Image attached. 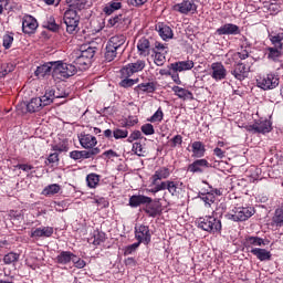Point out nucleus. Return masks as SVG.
Instances as JSON below:
<instances>
[{"label": "nucleus", "instance_id": "nucleus-56", "mask_svg": "<svg viewBox=\"0 0 283 283\" xmlns=\"http://www.w3.org/2000/svg\"><path fill=\"white\" fill-rule=\"evenodd\" d=\"M151 186L154 187L153 189H150V193H158V191H165V184L164 181H156V184H151Z\"/></svg>", "mask_w": 283, "mask_h": 283}, {"label": "nucleus", "instance_id": "nucleus-12", "mask_svg": "<svg viewBox=\"0 0 283 283\" xmlns=\"http://www.w3.org/2000/svg\"><path fill=\"white\" fill-rule=\"evenodd\" d=\"M39 28V22L32 15H25L22 21V31L24 34H34L36 29Z\"/></svg>", "mask_w": 283, "mask_h": 283}, {"label": "nucleus", "instance_id": "nucleus-37", "mask_svg": "<svg viewBox=\"0 0 283 283\" xmlns=\"http://www.w3.org/2000/svg\"><path fill=\"white\" fill-rule=\"evenodd\" d=\"M158 32L164 41H167V39L174 38V31L167 25H159Z\"/></svg>", "mask_w": 283, "mask_h": 283}, {"label": "nucleus", "instance_id": "nucleus-62", "mask_svg": "<svg viewBox=\"0 0 283 283\" xmlns=\"http://www.w3.org/2000/svg\"><path fill=\"white\" fill-rule=\"evenodd\" d=\"M105 156L106 158L111 159V158H118L119 155H117L116 151H114L113 149L106 150L103 153L102 157Z\"/></svg>", "mask_w": 283, "mask_h": 283}, {"label": "nucleus", "instance_id": "nucleus-45", "mask_svg": "<svg viewBox=\"0 0 283 283\" xmlns=\"http://www.w3.org/2000/svg\"><path fill=\"white\" fill-rule=\"evenodd\" d=\"M95 54H96V48H92V46H88L87 49H84L81 51V55H83L84 59H87L91 63Z\"/></svg>", "mask_w": 283, "mask_h": 283}, {"label": "nucleus", "instance_id": "nucleus-44", "mask_svg": "<svg viewBox=\"0 0 283 283\" xmlns=\"http://www.w3.org/2000/svg\"><path fill=\"white\" fill-rule=\"evenodd\" d=\"M78 21L80 20H64L66 32H69V34H74V32H76V28H78Z\"/></svg>", "mask_w": 283, "mask_h": 283}, {"label": "nucleus", "instance_id": "nucleus-53", "mask_svg": "<svg viewBox=\"0 0 283 283\" xmlns=\"http://www.w3.org/2000/svg\"><path fill=\"white\" fill-rule=\"evenodd\" d=\"M128 132L127 129H120V128H117L113 132V136L116 140L120 139V138H127L128 136Z\"/></svg>", "mask_w": 283, "mask_h": 283}, {"label": "nucleus", "instance_id": "nucleus-5", "mask_svg": "<svg viewBox=\"0 0 283 283\" xmlns=\"http://www.w3.org/2000/svg\"><path fill=\"white\" fill-rule=\"evenodd\" d=\"M172 10L180 14H196L198 12V6L192 0H184L181 3L175 4Z\"/></svg>", "mask_w": 283, "mask_h": 283}, {"label": "nucleus", "instance_id": "nucleus-9", "mask_svg": "<svg viewBox=\"0 0 283 283\" xmlns=\"http://www.w3.org/2000/svg\"><path fill=\"white\" fill-rule=\"evenodd\" d=\"M271 129V122L269 119H260L249 126V132H254V134H269Z\"/></svg>", "mask_w": 283, "mask_h": 283}, {"label": "nucleus", "instance_id": "nucleus-14", "mask_svg": "<svg viewBox=\"0 0 283 283\" xmlns=\"http://www.w3.org/2000/svg\"><path fill=\"white\" fill-rule=\"evenodd\" d=\"M125 35H114L108 40L106 45L117 50L120 55L123 52H125Z\"/></svg>", "mask_w": 283, "mask_h": 283}, {"label": "nucleus", "instance_id": "nucleus-34", "mask_svg": "<svg viewBox=\"0 0 283 283\" xmlns=\"http://www.w3.org/2000/svg\"><path fill=\"white\" fill-rule=\"evenodd\" d=\"M198 198L205 202L206 207H211L216 202V195L213 192H199Z\"/></svg>", "mask_w": 283, "mask_h": 283}, {"label": "nucleus", "instance_id": "nucleus-49", "mask_svg": "<svg viewBox=\"0 0 283 283\" xmlns=\"http://www.w3.org/2000/svg\"><path fill=\"white\" fill-rule=\"evenodd\" d=\"M86 182H87V186L91 188V189H94V187H96V185H98L99 182V178H98V175L96 174H91L86 177Z\"/></svg>", "mask_w": 283, "mask_h": 283}, {"label": "nucleus", "instance_id": "nucleus-26", "mask_svg": "<svg viewBox=\"0 0 283 283\" xmlns=\"http://www.w3.org/2000/svg\"><path fill=\"white\" fill-rule=\"evenodd\" d=\"M172 92H175L178 98H184V101H187V98L193 99V93H191L187 88H182L180 86H174Z\"/></svg>", "mask_w": 283, "mask_h": 283}, {"label": "nucleus", "instance_id": "nucleus-43", "mask_svg": "<svg viewBox=\"0 0 283 283\" xmlns=\"http://www.w3.org/2000/svg\"><path fill=\"white\" fill-rule=\"evenodd\" d=\"M44 28L50 30L51 32H59V24H56V20L54 17H49L48 20L44 22Z\"/></svg>", "mask_w": 283, "mask_h": 283}, {"label": "nucleus", "instance_id": "nucleus-11", "mask_svg": "<svg viewBox=\"0 0 283 283\" xmlns=\"http://www.w3.org/2000/svg\"><path fill=\"white\" fill-rule=\"evenodd\" d=\"M211 77L214 81H224V78H227V69L222 62H214L211 64Z\"/></svg>", "mask_w": 283, "mask_h": 283}, {"label": "nucleus", "instance_id": "nucleus-2", "mask_svg": "<svg viewBox=\"0 0 283 283\" xmlns=\"http://www.w3.org/2000/svg\"><path fill=\"white\" fill-rule=\"evenodd\" d=\"M76 65L67 64L63 61H56L53 64V78H70L76 74Z\"/></svg>", "mask_w": 283, "mask_h": 283}, {"label": "nucleus", "instance_id": "nucleus-54", "mask_svg": "<svg viewBox=\"0 0 283 283\" xmlns=\"http://www.w3.org/2000/svg\"><path fill=\"white\" fill-rule=\"evenodd\" d=\"M142 132H143V134H145V136H153V134H156V130L154 129V125H151V124L143 125Z\"/></svg>", "mask_w": 283, "mask_h": 283}, {"label": "nucleus", "instance_id": "nucleus-18", "mask_svg": "<svg viewBox=\"0 0 283 283\" xmlns=\"http://www.w3.org/2000/svg\"><path fill=\"white\" fill-rule=\"evenodd\" d=\"M137 50L139 56H149V54H151V43L149 40H147V38H142L137 42Z\"/></svg>", "mask_w": 283, "mask_h": 283}, {"label": "nucleus", "instance_id": "nucleus-58", "mask_svg": "<svg viewBox=\"0 0 283 283\" xmlns=\"http://www.w3.org/2000/svg\"><path fill=\"white\" fill-rule=\"evenodd\" d=\"M151 123H160L163 120V109L158 108L157 112L150 117Z\"/></svg>", "mask_w": 283, "mask_h": 283}, {"label": "nucleus", "instance_id": "nucleus-40", "mask_svg": "<svg viewBox=\"0 0 283 283\" xmlns=\"http://www.w3.org/2000/svg\"><path fill=\"white\" fill-rule=\"evenodd\" d=\"M269 39H270L272 45H274L273 48H279L280 50H282L283 33H279L275 35L269 34Z\"/></svg>", "mask_w": 283, "mask_h": 283}, {"label": "nucleus", "instance_id": "nucleus-29", "mask_svg": "<svg viewBox=\"0 0 283 283\" xmlns=\"http://www.w3.org/2000/svg\"><path fill=\"white\" fill-rule=\"evenodd\" d=\"M41 101L42 107L46 105H52L54 103V88H49L45 91V94L42 97H39Z\"/></svg>", "mask_w": 283, "mask_h": 283}, {"label": "nucleus", "instance_id": "nucleus-48", "mask_svg": "<svg viewBox=\"0 0 283 283\" xmlns=\"http://www.w3.org/2000/svg\"><path fill=\"white\" fill-rule=\"evenodd\" d=\"M19 258H20L19 253L10 252L4 255L3 262L4 264H14V262H19Z\"/></svg>", "mask_w": 283, "mask_h": 283}, {"label": "nucleus", "instance_id": "nucleus-21", "mask_svg": "<svg viewBox=\"0 0 283 283\" xmlns=\"http://www.w3.org/2000/svg\"><path fill=\"white\" fill-rule=\"evenodd\" d=\"M97 144H98V142L96 140V137H94L90 134L82 135L80 138V145L84 149H94V147H96Z\"/></svg>", "mask_w": 283, "mask_h": 283}, {"label": "nucleus", "instance_id": "nucleus-4", "mask_svg": "<svg viewBox=\"0 0 283 283\" xmlns=\"http://www.w3.org/2000/svg\"><path fill=\"white\" fill-rule=\"evenodd\" d=\"M145 60H137L135 63H129L120 70V74L124 78H129L136 72H143L145 70Z\"/></svg>", "mask_w": 283, "mask_h": 283}, {"label": "nucleus", "instance_id": "nucleus-60", "mask_svg": "<svg viewBox=\"0 0 283 283\" xmlns=\"http://www.w3.org/2000/svg\"><path fill=\"white\" fill-rule=\"evenodd\" d=\"M142 136H143V133H140V130H135L128 137V143H134V140H138V138H140Z\"/></svg>", "mask_w": 283, "mask_h": 283}, {"label": "nucleus", "instance_id": "nucleus-59", "mask_svg": "<svg viewBox=\"0 0 283 283\" xmlns=\"http://www.w3.org/2000/svg\"><path fill=\"white\" fill-rule=\"evenodd\" d=\"M73 263L76 269H85V262L76 255L73 256Z\"/></svg>", "mask_w": 283, "mask_h": 283}, {"label": "nucleus", "instance_id": "nucleus-42", "mask_svg": "<svg viewBox=\"0 0 283 283\" xmlns=\"http://www.w3.org/2000/svg\"><path fill=\"white\" fill-rule=\"evenodd\" d=\"M98 154H101V149L98 147L91 148L90 150H81L82 160L93 158V156H98Z\"/></svg>", "mask_w": 283, "mask_h": 283}, {"label": "nucleus", "instance_id": "nucleus-13", "mask_svg": "<svg viewBox=\"0 0 283 283\" xmlns=\"http://www.w3.org/2000/svg\"><path fill=\"white\" fill-rule=\"evenodd\" d=\"M250 69L247 67L245 63L239 62L234 65V69L231 71L232 76L237 81H244L249 76Z\"/></svg>", "mask_w": 283, "mask_h": 283}, {"label": "nucleus", "instance_id": "nucleus-57", "mask_svg": "<svg viewBox=\"0 0 283 283\" xmlns=\"http://www.w3.org/2000/svg\"><path fill=\"white\" fill-rule=\"evenodd\" d=\"M140 242H136V243H133L128 247H126L125 249V252H124V255H132V253H134V251H136V249H138L140 247Z\"/></svg>", "mask_w": 283, "mask_h": 283}, {"label": "nucleus", "instance_id": "nucleus-52", "mask_svg": "<svg viewBox=\"0 0 283 283\" xmlns=\"http://www.w3.org/2000/svg\"><path fill=\"white\" fill-rule=\"evenodd\" d=\"M14 42V36L10 35V34H4L3 35V48L4 50H10V48H12V43Z\"/></svg>", "mask_w": 283, "mask_h": 283}, {"label": "nucleus", "instance_id": "nucleus-41", "mask_svg": "<svg viewBox=\"0 0 283 283\" xmlns=\"http://www.w3.org/2000/svg\"><path fill=\"white\" fill-rule=\"evenodd\" d=\"M137 90H140L142 92H147L148 94H151L156 92V83L148 82V83H142L137 85Z\"/></svg>", "mask_w": 283, "mask_h": 283}, {"label": "nucleus", "instance_id": "nucleus-50", "mask_svg": "<svg viewBox=\"0 0 283 283\" xmlns=\"http://www.w3.org/2000/svg\"><path fill=\"white\" fill-rule=\"evenodd\" d=\"M77 9H69L64 12L63 20H80Z\"/></svg>", "mask_w": 283, "mask_h": 283}, {"label": "nucleus", "instance_id": "nucleus-64", "mask_svg": "<svg viewBox=\"0 0 283 283\" xmlns=\"http://www.w3.org/2000/svg\"><path fill=\"white\" fill-rule=\"evenodd\" d=\"M57 161H59V155L56 153L49 155L48 163L50 165H54V163H57Z\"/></svg>", "mask_w": 283, "mask_h": 283}, {"label": "nucleus", "instance_id": "nucleus-23", "mask_svg": "<svg viewBox=\"0 0 283 283\" xmlns=\"http://www.w3.org/2000/svg\"><path fill=\"white\" fill-rule=\"evenodd\" d=\"M250 253L255 255L260 262H266V260H271V252H269L266 249L252 248Z\"/></svg>", "mask_w": 283, "mask_h": 283}, {"label": "nucleus", "instance_id": "nucleus-33", "mask_svg": "<svg viewBox=\"0 0 283 283\" xmlns=\"http://www.w3.org/2000/svg\"><path fill=\"white\" fill-rule=\"evenodd\" d=\"M59 264H70L74 260V253L70 251H62L56 258Z\"/></svg>", "mask_w": 283, "mask_h": 283}, {"label": "nucleus", "instance_id": "nucleus-25", "mask_svg": "<svg viewBox=\"0 0 283 283\" xmlns=\"http://www.w3.org/2000/svg\"><path fill=\"white\" fill-rule=\"evenodd\" d=\"M42 107H43V104H41V99L39 97H33L27 104V112H30V114H34V112H40Z\"/></svg>", "mask_w": 283, "mask_h": 283}, {"label": "nucleus", "instance_id": "nucleus-30", "mask_svg": "<svg viewBox=\"0 0 283 283\" xmlns=\"http://www.w3.org/2000/svg\"><path fill=\"white\" fill-rule=\"evenodd\" d=\"M205 151H207V149L205 148V144H202V142L192 143V156L195 158H202V156H205Z\"/></svg>", "mask_w": 283, "mask_h": 283}, {"label": "nucleus", "instance_id": "nucleus-47", "mask_svg": "<svg viewBox=\"0 0 283 283\" xmlns=\"http://www.w3.org/2000/svg\"><path fill=\"white\" fill-rule=\"evenodd\" d=\"M133 151L134 154H136V156H139V157L147 156V150L145 149V147H143V144L140 143L133 144Z\"/></svg>", "mask_w": 283, "mask_h": 283}, {"label": "nucleus", "instance_id": "nucleus-31", "mask_svg": "<svg viewBox=\"0 0 283 283\" xmlns=\"http://www.w3.org/2000/svg\"><path fill=\"white\" fill-rule=\"evenodd\" d=\"M264 239L260 237H248L245 239L247 249H253V247H264Z\"/></svg>", "mask_w": 283, "mask_h": 283}, {"label": "nucleus", "instance_id": "nucleus-61", "mask_svg": "<svg viewBox=\"0 0 283 283\" xmlns=\"http://www.w3.org/2000/svg\"><path fill=\"white\" fill-rule=\"evenodd\" d=\"M171 147H178V145H182V136L181 135H176L172 139H171Z\"/></svg>", "mask_w": 283, "mask_h": 283}, {"label": "nucleus", "instance_id": "nucleus-46", "mask_svg": "<svg viewBox=\"0 0 283 283\" xmlns=\"http://www.w3.org/2000/svg\"><path fill=\"white\" fill-rule=\"evenodd\" d=\"M124 22H125V18L123 17V14L115 15L108 20L111 28H114V27L120 28V25H123Z\"/></svg>", "mask_w": 283, "mask_h": 283}, {"label": "nucleus", "instance_id": "nucleus-3", "mask_svg": "<svg viewBox=\"0 0 283 283\" xmlns=\"http://www.w3.org/2000/svg\"><path fill=\"white\" fill-rule=\"evenodd\" d=\"M253 213H255L253 208L240 207L232 209L226 217L228 220H233V222H244L249 220Z\"/></svg>", "mask_w": 283, "mask_h": 283}, {"label": "nucleus", "instance_id": "nucleus-39", "mask_svg": "<svg viewBox=\"0 0 283 283\" xmlns=\"http://www.w3.org/2000/svg\"><path fill=\"white\" fill-rule=\"evenodd\" d=\"M59 191H61V186L59 184H52L46 186L43 189V196H54L56 193H59Z\"/></svg>", "mask_w": 283, "mask_h": 283}, {"label": "nucleus", "instance_id": "nucleus-10", "mask_svg": "<svg viewBox=\"0 0 283 283\" xmlns=\"http://www.w3.org/2000/svg\"><path fill=\"white\" fill-rule=\"evenodd\" d=\"M145 213H147L148 218H157L163 213V205H160V199H155L150 203H146L144 208Z\"/></svg>", "mask_w": 283, "mask_h": 283}, {"label": "nucleus", "instance_id": "nucleus-15", "mask_svg": "<svg viewBox=\"0 0 283 283\" xmlns=\"http://www.w3.org/2000/svg\"><path fill=\"white\" fill-rule=\"evenodd\" d=\"M193 61L187 60L174 62L168 67L169 70H172V72H187L189 70H193Z\"/></svg>", "mask_w": 283, "mask_h": 283}, {"label": "nucleus", "instance_id": "nucleus-6", "mask_svg": "<svg viewBox=\"0 0 283 283\" xmlns=\"http://www.w3.org/2000/svg\"><path fill=\"white\" fill-rule=\"evenodd\" d=\"M256 83L261 90H275L280 85V78L274 74H268L262 80H258Z\"/></svg>", "mask_w": 283, "mask_h": 283}, {"label": "nucleus", "instance_id": "nucleus-19", "mask_svg": "<svg viewBox=\"0 0 283 283\" xmlns=\"http://www.w3.org/2000/svg\"><path fill=\"white\" fill-rule=\"evenodd\" d=\"M150 202H154V199L145 195H134L129 198V206L133 208L140 207V205H149Z\"/></svg>", "mask_w": 283, "mask_h": 283}, {"label": "nucleus", "instance_id": "nucleus-27", "mask_svg": "<svg viewBox=\"0 0 283 283\" xmlns=\"http://www.w3.org/2000/svg\"><path fill=\"white\" fill-rule=\"evenodd\" d=\"M66 6L71 8L70 10H85L87 6V0H65Z\"/></svg>", "mask_w": 283, "mask_h": 283}, {"label": "nucleus", "instance_id": "nucleus-51", "mask_svg": "<svg viewBox=\"0 0 283 283\" xmlns=\"http://www.w3.org/2000/svg\"><path fill=\"white\" fill-rule=\"evenodd\" d=\"M165 53L155 51V63L158 65V67H163V65H165Z\"/></svg>", "mask_w": 283, "mask_h": 283}, {"label": "nucleus", "instance_id": "nucleus-55", "mask_svg": "<svg viewBox=\"0 0 283 283\" xmlns=\"http://www.w3.org/2000/svg\"><path fill=\"white\" fill-rule=\"evenodd\" d=\"M138 83V80H133V78H124L120 81L119 85L120 87H134Z\"/></svg>", "mask_w": 283, "mask_h": 283}, {"label": "nucleus", "instance_id": "nucleus-63", "mask_svg": "<svg viewBox=\"0 0 283 283\" xmlns=\"http://www.w3.org/2000/svg\"><path fill=\"white\" fill-rule=\"evenodd\" d=\"M70 158L73 160H82L81 150H73L70 153Z\"/></svg>", "mask_w": 283, "mask_h": 283}, {"label": "nucleus", "instance_id": "nucleus-1", "mask_svg": "<svg viewBox=\"0 0 283 283\" xmlns=\"http://www.w3.org/2000/svg\"><path fill=\"white\" fill-rule=\"evenodd\" d=\"M197 224L199 229L208 233H220L222 231V222L213 216L198 218Z\"/></svg>", "mask_w": 283, "mask_h": 283}, {"label": "nucleus", "instance_id": "nucleus-16", "mask_svg": "<svg viewBox=\"0 0 283 283\" xmlns=\"http://www.w3.org/2000/svg\"><path fill=\"white\" fill-rule=\"evenodd\" d=\"M207 168H209V161L207 159H197L188 166V171L190 174H202Z\"/></svg>", "mask_w": 283, "mask_h": 283}, {"label": "nucleus", "instance_id": "nucleus-35", "mask_svg": "<svg viewBox=\"0 0 283 283\" xmlns=\"http://www.w3.org/2000/svg\"><path fill=\"white\" fill-rule=\"evenodd\" d=\"M118 54H120V51L114 49L113 46H108V44H106V52L104 55L105 61H107L108 63H112V61H114V59H116Z\"/></svg>", "mask_w": 283, "mask_h": 283}, {"label": "nucleus", "instance_id": "nucleus-24", "mask_svg": "<svg viewBox=\"0 0 283 283\" xmlns=\"http://www.w3.org/2000/svg\"><path fill=\"white\" fill-rule=\"evenodd\" d=\"M73 65H75L77 72H78V70H81V72H83V70H87V67H90V65H92V62L88 59H86L80 54L74 60Z\"/></svg>", "mask_w": 283, "mask_h": 283}, {"label": "nucleus", "instance_id": "nucleus-8", "mask_svg": "<svg viewBox=\"0 0 283 283\" xmlns=\"http://www.w3.org/2000/svg\"><path fill=\"white\" fill-rule=\"evenodd\" d=\"M135 238L142 244H149L151 242V232H149V227L139 226L135 228Z\"/></svg>", "mask_w": 283, "mask_h": 283}, {"label": "nucleus", "instance_id": "nucleus-32", "mask_svg": "<svg viewBox=\"0 0 283 283\" xmlns=\"http://www.w3.org/2000/svg\"><path fill=\"white\" fill-rule=\"evenodd\" d=\"M165 189L171 195V196H180V188H178V182L166 180L164 181Z\"/></svg>", "mask_w": 283, "mask_h": 283}, {"label": "nucleus", "instance_id": "nucleus-28", "mask_svg": "<svg viewBox=\"0 0 283 283\" xmlns=\"http://www.w3.org/2000/svg\"><path fill=\"white\" fill-rule=\"evenodd\" d=\"M88 242L91 244H94V247H98L99 244H103V242H105V233L98 230H95L92 237L88 239Z\"/></svg>", "mask_w": 283, "mask_h": 283}, {"label": "nucleus", "instance_id": "nucleus-22", "mask_svg": "<svg viewBox=\"0 0 283 283\" xmlns=\"http://www.w3.org/2000/svg\"><path fill=\"white\" fill-rule=\"evenodd\" d=\"M171 176V172L169 171V168L163 167L155 171V174L151 177V185H156V182H160V180H167Z\"/></svg>", "mask_w": 283, "mask_h": 283}, {"label": "nucleus", "instance_id": "nucleus-17", "mask_svg": "<svg viewBox=\"0 0 283 283\" xmlns=\"http://www.w3.org/2000/svg\"><path fill=\"white\" fill-rule=\"evenodd\" d=\"M54 72V62H48L43 65L36 67L34 74L38 78H45V76H50Z\"/></svg>", "mask_w": 283, "mask_h": 283}, {"label": "nucleus", "instance_id": "nucleus-7", "mask_svg": "<svg viewBox=\"0 0 283 283\" xmlns=\"http://www.w3.org/2000/svg\"><path fill=\"white\" fill-rule=\"evenodd\" d=\"M218 36H235L240 34V27L233 23H226L218 28L214 32Z\"/></svg>", "mask_w": 283, "mask_h": 283}, {"label": "nucleus", "instance_id": "nucleus-20", "mask_svg": "<svg viewBox=\"0 0 283 283\" xmlns=\"http://www.w3.org/2000/svg\"><path fill=\"white\" fill-rule=\"evenodd\" d=\"M54 233V228L52 227H41L31 232V238H52Z\"/></svg>", "mask_w": 283, "mask_h": 283}, {"label": "nucleus", "instance_id": "nucleus-38", "mask_svg": "<svg viewBox=\"0 0 283 283\" xmlns=\"http://www.w3.org/2000/svg\"><path fill=\"white\" fill-rule=\"evenodd\" d=\"M123 8V4L119 1H111L105 8L104 12L105 14H113L116 12V10H120Z\"/></svg>", "mask_w": 283, "mask_h": 283}, {"label": "nucleus", "instance_id": "nucleus-36", "mask_svg": "<svg viewBox=\"0 0 283 283\" xmlns=\"http://www.w3.org/2000/svg\"><path fill=\"white\" fill-rule=\"evenodd\" d=\"M268 59L271 61H277L282 56V49L275 46H269L268 49Z\"/></svg>", "mask_w": 283, "mask_h": 283}]
</instances>
